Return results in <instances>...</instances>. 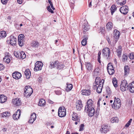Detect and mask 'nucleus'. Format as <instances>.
Listing matches in <instances>:
<instances>
[{
    "instance_id": "f257e3e1",
    "label": "nucleus",
    "mask_w": 134,
    "mask_h": 134,
    "mask_svg": "<svg viewBox=\"0 0 134 134\" xmlns=\"http://www.w3.org/2000/svg\"><path fill=\"white\" fill-rule=\"evenodd\" d=\"M85 107V110L88 114L89 116L92 117L93 115L95 112L93 102L92 99H89L87 101Z\"/></svg>"
},
{
    "instance_id": "f03ea898",
    "label": "nucleus",
    "mask_w": 134,
    "mask_h": 134,
    "mask_svg": "<svg viewBox=\"0 0 134 134\" xmlns=\"http://www.w3.org/2000/svg\"><path fill=\"white\" fill-rule=\"evenodd\" d=\"M33 92V90L31 87L28 86L25 87L24 89V95L26 97H29Z\"/></svg>"
},
{
    "instance_id": "7ed1b4c3",
    "label": "nucleus",
    "mask_w": 134,
    "mask_h": 134,
    "mask_svg": "<svg viewBox=\"0 0 134 134\" xmlns=\"http://www.w3.org/2000/svg\"><path fill=\"white\" fill-rule=\"evenodd\" d=\"M121 105V102L120 99L118 98H114V102L112 105V107L115 109H119Z\"/></svg>"
},
{
    "instance_id": "20e7f679",
    "label": "nucleus",
    "mask_w": 134,
    "mask_h": 134,
    "mask_svg": "<svg viewBox=\"0 0 134 134\" xmlns=\"http://www.w3.org/2000/svg\"><path fill=\"white\" fill-rule=\"evenodd\" d=\"M120 88L122 91H124L128 90V84L126 80H123L121 82L120 85Z\"/></svg>"
},
{
    "instance_id": "39448f33",
    "label": "nucleus",
    "mask_w": 134,
    "mask_h": 134,
    "mask_svg": "<svg viewBox=\"0 0 134 134\" xmlns=\"http://www.w3.org/2000/svg\"><path fill=\"white\" fill-rule=\"evenodd\" d=\"M102 52L103 55L104 56H105L108 60L110 59V50L109 48L105 47L103 48Z\"/></svg>"
},
{
    "instance_id": "423d86ee",
    "label": "nucleus",
    "mask_w": 134,
    "mask_h": 134,
    "mask_svg": "<svg viewBox=\"0 0 134 134\" xmlns=\"http://www.w3.org/2000/svg\"><path fill=\"white\" fill-rule=\"evenodd\" d=\"M66 115V110L64 107L59 108L58 111V115L60 117L65 116Z\"/></svg>"
},
{
    "instance_id": "0eeeda50",
    "label": "nucleus",
    "mask_w": 134,
    "mask_h": 134,
    "mask_svg": "<svg viewBox=\"0 0 134 134\" xmlns=\"http://www.w3.org/2000/svg\"><path fill=\"white\" fill-rule=\"evenodd\" d=\"M43 64V63L40 61H37L36 62L35 64V67L34 69L35 71H37L42 69Z\"/></svg>"
},
{
    "instance_id": "6e6552de",
    "label": "nucleus",
    "mask_w": 134,
    "mask_h": 134,
    "mask_svg": "<svg viewBox=\"0 0 134 134\" xmlns=\"http://www.w3.org/2000/svg\"><path fill=\"white\" fill-rule=\"evenodd\" d=\"M24 36L23 34H20L18 36V43L19 46L21 47L23 46L24 44Z\"/></svg>"
},
{
    "instance_id": "1a4fd4ad",
    "label": "nucleus",
    "mask_w": 134,
    "mask_h": 134,
    "mask_svg": "<svg viewBox=\"0 0 134 134\" xmlns=\"http://www.w3.org/2000/svg\"><path fill=\"white\" fill-rule=\"evenodd\" d=\"M128 7L126 5H124L120 8V11L121 13L124 15L127 14L129 11Z\"/></svg>"
},
{
    "instance_id": "9d476101",
    "label": "nucleus",
    "mask_w": 134,
    "mask_h": 134,
    "mask_svg": "<svg viewBox=\"0 0 134 134\" xmlns=\"http://www.w3.org/2000/svg\"><path fill=\"white\" fill-rule=\"evenodd\" d=\"M20 111V110L19 109L13 115V117L14 120H17L19 119L21 114Z\"/></svg>"
},
{
    "instance_id": "9b49d317",
    "label": "nucleus",
    "mask_w": 134,
    "mask_h": 134,
    "mask_svg": "<svg viewBox=\"0 0 134 134\" xmlns=\"http://www.w3.org/2000/svg\"><path fill=\"white\" fill-rule=\"evenodd\" d=\"M36 118V114L35 113H33L31 114L30 117L29 119V122L31 124H32L34 121L35 120Z\"/></svg>"
},
{
    "instance_id": "f8f14e48",
    "label": "nucleus",
    "mask_w": 134,
    "mask_h": 134,
    "mask_svg": "<svg viewBox=\"0 0 134 134\" xmlns=\"http://www.w3.org/2000/svg\"><path fill=\"white\" fill-rule=\"evenodd\" d=\"M10 43L12 46H14L17 41V39L14 36L11 35L10 36Z\"/></svg>"
},
{
    "instance_id": "ddd939ff",
    "label": "nucleus",
    "mask_w": 134,
    "mask_h": 134,
    "mask_svg": "<svg viewBox=\"0 0 134 134\" xmlns=\"http://www.w3.org/2000/svg\"><path fill=\"white\" fill-rule=\"evenodd\" d=\"M83 31L86 32L90 29V26L88 24V22L86 20H84V23L82 26Z\"/></svg>"
},
{
    "instance_id": "4468645a",
    "label": "nucleus",
    "mask_w": 134,
    "mask_h": 134,
    "mask_svg": "<svg viewBox=\"0 0 134 134\" xmlns=\"http://www.w3.org/2000/svg\"><path fill=\"white\" fill-rule=\"evenodd\" d=\"M13 77L15 79H18L21 77V74L18 72H14L12 74Z\"/></svg>"
},
{
    "instance_id": "2eb2a0df",
    "label": "nucleus",
    "mask_w": 134,
    "mask_h": 134,
    "mask_svg": "<svg viewBox=\"0 0 134 134\" xmlns=\"http://www.w3.org/2000/svg\"><path fill=\"white\" fill-rule=\"evenodd\" d=\"M12 102L14 105L17 106H19L21 103L20 99L19 98L13 99Z\"/></svg>"
},
{
    "instance_id": "dca6fc26",
    "label": "nucleus",
    "mask_w": 134,
    "mask_h": 134,
    "mask_svg": "<svg viewBox=\"0 0 134 134\" xmlns=\"http://www.w3.org/2000/svg\"><path fill=\"white\" fill-rule=\"evenodd\" d=\"M72 120L74 121H77L78 122H80L79 117L77 116V114L74 112H73L72 115Z\"/></svg>"
},
{
    "instance_id": "f3484780",
    "label": "nucleus",
    "mask_w": 134,
    "mask_h": 134,
    "mask_svg": "<svg viewBox=\"0 0 134 134\" xmlns=\"http://www.w3.org/2000/svg\"><path fill=\"white\" fill-rule=\"evenodd\" d=\"M77 102V103H76V108L77 110L80 111L82 107L81 102V100H79Z\"/></svg>"
},
{
    "instance_id": "a211bd4d",
    "label": "nucleus",
    "mask_w": 134,
    "mask_h": 134,
    "mask_svg": "<svg viewBox=\"0 0 134 134\" xmlns=\"http://www.w3.org/2000/svg\"><path fill=\"white\" fill-rule=\"evenodd\" d=\"M101 132L102 133H106L108 131V126L105 125H103L102 126V128L100 130Z\"/></svg>"
},
{
    "instance_id": "6ab92c4d",
    "label": "nucleus",
    "mask_w": 134,
    "mask_h": 134,
    "mask_svg": "<svg viewBox=\"0 0 134 134\" xmlns=\"http://www.w3.org/2000/svg\"><path fill=\"white\" fill-rule=\"evenodd\" d=\"M120 32L116 29L114 30V34L113 36L114 38L116 40H118L120 37Z\"/></svg>"
},
{
    "instance_id": "aec40b11",
    "label": "nucleus",
    "mask_w": 134,
    "mask_h": 134,
    "mask_svg": "<svg viewBox=\"0 0 134 134\" xmlns=\"http://www.w3.org/2000/svg\"><path fill=\"white\" fill-rule=\"evenodd\" d=\"M86 67L87 69L90 72L92 70L93 66L92 64L89 62H87L86 64Z\"/></svg>"
},
{
    "instance_id": "412c9836",
    "label": "nucleus",
    "mask_w": 134,
    "mask_h": 134,
    "mask_svg": "<svg viewBox=\"0 0 134 134\" xmlns=\"http://www.w3.org/2000/svg\"><path fill=\"white\" fill-rule=\"evenodd\" d=\"M81 92L83 95L88 96L91 94V90H82Z\"/></svg>"
},
{
    "instance_id": "4be33fe9",
    "label": "nucleus",
    "mask_w": 134,
    "mask_h": 134,
    "mask_svg": "<svg viewBox=\"0 0 134 134\" xmlns=\"http://www.w3.org/2000/svg\"><path fill=\"white\" fill-rule=\"evenodd\" d=\"M129 88L130 92H134V82L129 84Z\"/></svg>"
},
{
    "instance_id": "5701e85b",
    "label": "nucleus",
    "mask_w": 134,
    "mask_h": 134,
    "mask_svg": "<svg viewBox=\"0 0 134 134\" xmlns=\"http://www.w3.org/2000/svg\"><path fill=\"white\" fill-rule=\"evenodd\" d=\"M10 115V113L8 111H5L1 114V118L8 117Z\"/></svg>"
},
{
    "instance_id": "b1692460",
    "label": "nucleus",
    "mask_w": 134,
    "mask_h": 134,
    "mask_svg": "<svg viewBox=\"0 0 134 134\" xmlns=\"http://www.w3.org/2000/svg\"><path fill=\"white\" fill-rule=\"evenodd\" d=\"M25 75L27 79H29L31 75V73L30 70L29 69H26L24 72Z\"/></svg>"
},
{
    "instance_id": "393cba45",
    "label": "nucleus",
    "mask_w": 134,
    "mask_h": 134,
    "mask_svg": "<svg viewBox=\"0 0 134 134\" xmlns=\"http://www.w3.org/2000/svg\"><path fill=\"white\" fill-rule=\"evenodd\" d=\"M7 100V97L3 95H0V103H3L5 102Z\"/></svg>"
},
{
    "instance_id": "a878e982",
    "label": "nucleus",
    "mask_w": 134,
    "mask_h": 134,
    "mask_svg": "<svg viewBox=\"0 0 134 134\" xmlns=\"http://www.w3.org/2000/svg\"><path fill=\"white\" fill-rule=\"evenodd\" d=\"M31 45L32 47H37L39 45V43L37 41H33L31 43Z\"/></svg>"
},
{
    "instance_id": "bb28decb",
    "label": "nucleus",
    "mask_w": 134,
    "mask_h": 134,
    "mask_svg": "<svg viewBox=\"0 0 134 134\" xmlns=\"http://www.w3.org/2000/svg\"><path fill=\"white\" fill-rule=\"evenodd\" d=\"M45 100L43 99H42L40 100L38 105L41 107L45 105Z\"/></svg>"
},
{
    "instance_id": "cd10ccee",
    "label": "nucleus",
    "mask_w": 134,
    "mask_h": 134,
    "mask_svg": "<svg viewBox=\"0 0 134 134\" xmlns=\"http://www.w3.org/2000/svg\"><path fill=\"white\" fill-rule=\"evenodd\" d=\"M57 63L56 66H57V68L58 69L60 70L62 69L65 67V65L63 64L59 63L58 61Z\"/></svg>"
},
{
    "instance_id": "c85d7f7f",
    "label": "nucleus",
    "mask_w": 134,
    "mask_h": 134,
    "mask_svg": "<svg viewBox=\"0 0 134 134\" xmlns=\"http://www.w3.org/2000/svg\"><path fill=\"white\" fill-rule=\"evenodd\" d=\"M58 63V61H56L54 63L53 62H50L49 67L51 69L54 68L56 66L57 64Z\"/></svg>"
},
{
    "instance_id": "c756f323",
    "label": "nucleus",
    "mask_w": 134,
    "mask_h": 134,
    "mask_svg": "<svg viewBox=\"0 0 134 134\" xmlns=\"http://www.w3.org/2000/svg\"><path fill=\"white\" fill-rule=\"evenodd\" d=\"M106 27L108 30H110L113 27V24L111 22H109L107 24Z\"/></svg>"
},
{
    "instance_id": "7c9ffc66",
    "label": "nucleus",
    "mask_w": 134,
    "mask_h": 134,
    "mask_svg": "<svg viewBox=\"0 0 134 134\" xmlns=\"http://www.w3.org/2000/svg\"><path fill=\"white\" fill-rule=\"evenodd\" d=\"M66 85H67L66 88V90L67 91H69L71 90L72 88V85L69 83H67Z\"/></svg>"
},
{
    "instance_id": "2f4dec72",
    "label": "nucleus",
    "mask_w": 134,
    "mask_h": 134,
    "mask_svg": "<svg viewBox=\"0 0 134 134\" xmlns=\"http://www.w3.org/2000/svg\"><path fill=\"white\" fill-rule=\"evenodd\" d=\"M116 52L119 57H120L121 56V54L122 52L121 46H119L118 49L116 51Z\"/></svg>"
},
{
    "instance_id": "473e14b6",
    "label": "nucleus",
    "mask_w": 134,
    "mask_h": 134,
    "mask_svg": "<svg viewBox=\"0 0 134 134\" xmlns=\"http://www.w3.org/2000/svg\"><path fill=\"white\" fill-rule=\"evenodd\" d=\"M111 14L113 15L114 13L116 10L117 7L115 5H113L111 8Z\"/></svg>"
},
{
    "instance_id": "72a5a7b5",
    "label": "nucleus",
    "mask_w": 134,
    "mask_h": 134,
    "mask_svg": "<svg viewBox=\"0 0 134 134\" xmlns=\"http://www.w3.org/2000/svg\"><path fill=\"white\" fill-rule=\"evenodd\" d=\"M7 35L6 32L5 31H2L0 32V39L5 37Z\"/></svg>"
},
{
    "instance_id": "f704fd0d",
    "label": "nucleus",
    "mask_w": 134,
    "mask_h": 134,
    "mask_svg": "<svg viewBox=\"0 0 134 134\" xmlns=\"http://www.w3.org/2000/svg\"><path fill=\"white\" fill-rule=\"evenodd\" d=\"M9 57V56H5L3 59L4 62L7 64L9 63L10 62V60Z\"/></svg>"
},
{
    "instance_id": "c9c22d12",
    "label": "nucleus",
    "mask_w": 134,
    "mask_h": 134,
    "mask_svg": "<svg viewBox=\"0 0 134 134\" xmlns=\"http://www.w3.org/2000/svg\"><path fill=\"white\" fill-rule=\"evenodd\" d=\"M124 69L125 71V75H126L128 74L130 71V69L129 67L127 65H126L124 67Z\"/></svg>"
},
{
    "instance_id": "e433bc0d",
    "label": "nucleus",
    "mask_w": 134,
    "mask_h": 134,
    "mask_svg": "<svg viewBox=\"0 0 134 134\" xmlns=\"http://www.w3.org/2000/svg\"><path fill=\"white\" fill-rule=\"evenodd\" d=\"M118 118L117 117L113 118L110 120V122L112 123L118 122Z\"/></svg>"
},
{
    "instance_id": "4c0bfd02",
    "label": "nucleus",
    "mask_w": 134,
    "mask_h": 134,
    "mask_svg": "<svg viewBox=\"0 0 134 134\" xmlns=\"http://www.w3.org/2000/svg\"><path fill=\"white\" fill-rule=\"evenodd\" d=\"M120 5H124L126 2V0H117L116 1Z\"/></svg>"
},
{
    "instance_id": "58836bf2",
    "label": "nucleus",
    "mask_w": 134,
    "mask_h": 134,
    "mask_svg": "<svg viewBox=\"0 0 134 134\" xmlns=\"http://www.w3.org/2000/svg\"><path fill=\"white\" fill-rule=\"evenodd\" d=\"M20 57L19 58H20V59H23L25 58L26 57V54L23 51L20 52Z\"/></svg>"
},
{
    "instance_id": "ea45409f",
    "label": "nucleus",
    "mask_w": 134,
    "mask_h": 134,
    "mask_svg": "<svg viewBox=\"0 0 134 134\" xmlns=\"http://www.w3.org/2000/svg\"><path fill=\"white\" fill-rule=\"evenodd\" d=\"M113 83L114 86L115 87H116L118 86L117 81L115 78H114L113 80Z\"/></svg>"
},
{
    "instance_id": "a19ab883",
    "label": "nucleus",
    "mask_w": 134,
    "mask_h": 134,
    "mask_svg": "<svg viewBox=\"0 0 134 134\" xmlns=\"http://www.w3.org/2000/svg\"><path fill=\"white\" fill-rule=\"evenodd\" d=\"M107 70H110L112 69H114V67L113 66L111 63H109L108 64L107 68Z\"/></svg>"
},
{
    "instance_id": "79ce46f5",
    "label": "nucleus",
    "mask_w": 134,
    "mask_h": 134,
    "mask_svg": "<svg viewBox=\"0 0 134 134\" xmlns=\"http://www.w3.org/2000/svg\"><path fill=\"white\" fill-rule=\"evenodd\" d=\"M20 52H19L15 51L14 52V55L16 57L20 59Z\"/></svg>"
},
{
    "instance_id": "37998d69",
    "label": "nucleus",
    "mask_w": 134,
    "mask_h": 134,
    "mask_svg": "<svg viewBox=\"0 0 134 134\" xmlns=\"http://www.w3.org/2000/svg\"><path fill=\"white\" fill-rule=\"evenodd\" d=\"M128 59L127 56L125 54H124L122 56V61L123 62L126 61Z\"/></svg>"
},
{
    "instance_id": "c03bdc74",
    "label": "nucleus",
    "mask_w": 134,
    "mask_h": 134,
    "mask_svg": "<svg viewBox=\"0 0 134 134\" xmlns=\"http://www.w3.org/2000/svg\"><path fill=\"white\" fill-rule=\"evenodd\" d=\"M87 43V39L85 37L83 40L81 41V44L82 45L85 46Z\"/></svg>"
},
{
    "instance_id": "a18cd8bd",
    "label": "nucleus",
    "mask_w": 134,
    "mask_h": 134,
    "mask_svg": "<svg viewBox=\"0 0 134 134\" xmlns=\"http://www.w3.org/2000/svg\"><path fill=\"white\" fill-rule=\"evenodd\" d=\"M109 74L110 75H113L115 72L114 69H112L110 70H107Z\"/></svg>"
},
{
    "instance_id": "49530a36",
    "label": "nucleus",
    "mask_w": 134,
    "mask_h": 134,
    "mask_svg": "<svg viewBox=\"0 0 134 134\" xmlns=\"http://www.w3.org/2000/svg\"><path fill=\"white\" fill-rule=\"evenodd\" d=\"M104 82V80L103 79H102L99 82L98 84L99 85L98 86L99 87V86H100V87L102 88Z\"/></svg>"
},
{
    "instance_id": "de8ad7c7",
    "label": "nucleus",
    "mask_w": 134,
    "mask_h": 134,
    "mask_svg": "<svg viewBox=\"0 0 134 134\" xmlns=\"http://www.w3.org/2000/svg\"><path fill=\"white\" fill-rule=\"evenodd\" d=\"M101 79L99 77H97L95 79V82L96 83V84L97 85L98 84L99 82L100 81H101Z\"/></svg>"
},
{
    "instance_id": "09e8293b",
    "label": "nucleus",
    "mask_w": 134,
    "mask_h": 134,
    "mask_svg": "<svg viewBox=\"0 0 134 134\" xmlns=\"http://www.w3.org/2000/svg\"><path fill=\"white\" fill-rule=\"evenodd\" d=\"M132 121V119H130L129 121L128 122L127 124L125 125V126L126 127H128L130 125Z\"/></svg>"
},
{
    "instance_id": "8fccbe9b",
    "label": "nucleus",
    "mask_w": 134,
    "mask_h": 134,
    "mask_svg": "<svg viewBox=\"0 0 134 134\" xmlns=\"http://www.w3.org/2000/svg\"><path fill=\"white\" fill-rule=\"evenodd\" d=\"M102 87H100V86L99 87L98 86L97 89V93H100L102 91Z\"/></svg>"
},
{
    "instance_id": "3c124183",
    "label": "nucleus",
    "mask_w": 134,
    "mask_h": 134,
    "mask_svg": "<svg viewBox=\"0 0 134 134\" xmlns=\"http://www.w3.org/2000/svg\"><path fill=\"white\" fill-rule=\"evenodd\" d=\"M48 1L51 6V8L53 10H54L55 9V8L53 7V4L51 2V0H48Z\"/></svg>"
},
{
    "instance_id": "603ef678",
    "label": "nucleus",
    "mask_w": 134,
    "mask_h": 134,
    "mask_svg": "<svg viewBox=\"0 0 134 134\" xmlns=\"http://www.w3.org/2000/svg\"><path fill=\"white\" fill-rule=\"evenodd\" d=\"M129 57L131 59H134V53H131L129 55Z\"/></svg>"
},
{
    "instance_id": "864d4df0",
    "label": "nucleus",
    "mask_w": 134,
    "mask_h": 134,
    "mask_svg": "<svg viewBox=\"0 0 134 134\" xmlns=\"http://www.w3.org/2000/svg\"><path fill=\"white\" fill-rule=\"evenodd\" d=\"M106 91L107 93L109 94H110L111 93L110 88L108 87H106Z\"/></svg>"
},
{
    "instance_id": "5fc2aeb1",
    "label": "nucleus",
    "mask_w": 134,
    "mask_h": 134,
    "mask_svg": "<svg viewBox=\"0 0 134 134\" xmlns=\"http://www.w3.org/2000/svg\"><path fill=\"white\" fill-rule=\"evenodd\" d=\"M47 9L49 12H51L52 13H54V12L51 9L49 5L47 7Z\"/></svg>"
},
{
    "instance_id": "6e6d98bb",
    "label": "nucleus",
    "mask_w": 134,
    "mask_h": 134,
    "mask_svg": "<svg viewBox=\"0 0 134 134\" xmlns=\"http://www.w3.org/2000/svg\"><path fill=\"white\" fill-rule=\"evenodd\" d=\"M99 68H96L94 70V72L95 73H97V74H98L99 73Z\"/></svg>"
},
{
    "instance_id": "4d7b16f0",
    "label": "nucleus",
    "mask_w": 134,
    "mask_h": 134,
    "mask_svg": "<svg viewBox=\"0 0 134 134\" xmlns=\"http://www.w3.org/2000/svg\"><path fill=\"white\" fill-rule=\"evenodd\" d=\"M4 68V66L2 64H0V70H3Z\"/></svg>"
},
{
    "instance_id": "13d9d810",
    "label": "nucleus",
    "mask_w": 134,
    "mask_h": 134,
    "mask_svg": "<svg viewBox=\"0 0 134 134\" xmlns=\"http://www.w3.org/2000/svg\"><path fill=\"white\" fill-rule=\"evenodd\" d=\"M84 126V125L83 124H82L80 125V128L79 129L80 131H82L83 130V128Z\"/></svg>"
},
{
    "instance_id": "bf43d9fd",
    "label": "nucleus",
    "mask_w": 134,
    "mask_h": 134,
    "mask_svg": "<svg viewBox=\"0 0 134 134\" xmlns=\"http://www.w3.org/2000/svg\"><path fill=\"white\" fill-rule=\"evenodd\" d=\"M1 2L3 4H5L7 2L8 0H1Z\"/></svg>"
},
{
    "instance_id": "052dcab7",
    "label": "nucleus",
    "mask_w": 134,
    "mask_h": 134,
    "mask_svg": "<svg viewBox=\"0 0 134 134\" xmlns=\"http://www.w3.org/2000/svg\"><path fill=\"white\" fill-rule=\"evenodd\" d=\"M56 94L57 95H59L61 94V92L59 91H55Z\"/></svg>"
},
{
    "instance_id": "680f3d73",
    "label": "nucleus",
    "mask_w": 134,
    "mask_h": 134,
    "mask_svg": "<svg viewBox=\"0 0 134 134\" xmlns=\"http://www.w3.org/2000/svg\"><path fill=\"white\" fill-rule=\"evenodd\" d=\"M102 101V100L100 99H99L97 103L98 106H99L100 102Z\"/></svg>"
},
{
    "instance_id": "e2e57ef3",
    "label": "nucleus",
    "mask_w": 134,
    "mask_h": 134,
    "mask_svg": "<svg viewBox=\"0 0 134 134\" xmlns=\"http://www.w3.org/2000/svg\"><path fill=\"white\" fill-rule=\"evenodd\" d=\"M18 3L19 4H21L22 3L23 0H17Z\"/></svg>"
},
{
    "instance_id": "0e129e2a",
    "label": "nucleus",
    "mask_w": 134,
    "mask_h": 134,
    "mask_svg": "<svg viewBox=\"0 0 134 134\" xmlns=\"http://www.w3.org/2000/svg\"><path fill=\"white\" fill-rule=\"evenodd\" d=\"M100 56L98 57V58L97 59V60L99 63H100L101 62L100 60Z\"/></svg>"
},
{
    "instance_id": "69168bd1",
    "label": "nucleus",
    "mask_w": 134,
    "mask_h": 134,
    "mask_svg": "<svg viewBox=\"0 0 134 134\" xmlns=\"http://www.w3.org/2000/svg\"><path fill=\"white\" fill-rule=\"evenodd\" d=\"M48 102L50 104H52L54 103V102L50 99L48 100Z\"/></svg>"
},
{
    "instance_id": "338daca9",
    "label": "nucleus",
    "mask_w": 134,
    "mask_h": 134,
    "mask_svg": "<svg viewBox=\"0 0 134 134\" xmlns=\"http://www.w3.org/2000/svg\"><path fill=\"white\" fill-rule=\"evenodd\" d=\"M107 40L109 43L110 44L111 43V42L110 40V39L109 37H108V38H107Z\"/></svg>"
},
{
    "instance_id": "774afa93",
    "label": "nucleus",
    "mask_w": 134,
    "mask_h": 134,
    "mask_svg": "<svg viewBox=\"0 0 134 134\" xmlns=\"http://www.w3.org/2000/svg\"><path fill=\"white\" fill-rule=\"evenodd\" d=\"M7 129L5 128H4L2 129V130L4 132L6 131H7Z\"/></svg>"
}]
</instances>
